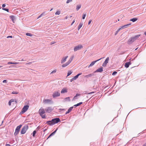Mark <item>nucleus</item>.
I'll use <instances>...</instances> for the list:
<instances>
[{
    "label": "nucleus",
    "mask_w": 146,
    "mask_h": 146,
    "mask_svg": "<svg viewBox=\"0 0 146 146\" xmlns=\"http://www.w3.org/2000/svg\"><path fill=\"white\" fill-rule=\"evenodd\" d=\"M28 126L27 125L24 126L22 128L21 131V133L22 134H23L25 133L27 130L28 128Z\"/></svg>",
    "instance_id": "20e7f679"
},
{
    "label": "nucleus",
    "mask_w": 146,
    "mask_h": 146,
    "mask_svg": "<svg viewBox=\"0 0 146 146\" xmlns=\"http://www.w3.org/2000/svg\"><path fill=\"white\" fill-rule=\"evenodd\" d=\"M83 48L82 45H79L74 47V50L76 52L77 50H80L81 48Z\"/></svg>",
    "instance_id": "1a4fd4ad"
},
{
    "label": "nucleus",
    "mask_w": 146,
    "mask_h": 146,
    "mask_svg": "<svg viewBox=\"0 0 146 146\" xmlns=\"http://www.w3.org/2000/svg\"><path fill=\"white\" fill-rule=\"evenodd\" d=\"M73 56H72V57H71L70 58V59H69V60L67 62L69 64L72 61V60H73Z\"/></svg>",
    "instance_id": "5701e85b"
},
{
    "label": "nucleus",
    "mask_w": 146,
    "mask_h": 146,
    "mask_svg": "<svg viewBox=\"0 0 146 146\" xmlns=\"http://www.w3.org/2000/svg\"><path fill=\"white\" fill-rule=\"evenodd\" d=\"M131 25V23H129L126 25H125V27H127L128 26H129L130 25Z\"/></svg>",
    "instance_id": "a18cd8bd"
},
{
    "label": "nucleus",
    "mask_w": 146,
    "mask_h": 146,
    "mask_svg": "<svg viewBox=\"0 0 146 146\" xmlns=\"http://www.w3.org/2000/svg\"><path fill=\"white\" fill-rule=\"evenodd\" d=\"M75 80V79H74V78H73L70 80V81L71 82H72L73 81Z\"/></svg>",
    "instance_id": "49530a36"
},
{
    "label": "nucleus",
    "mask_w": 146,
    "mask_h": 146,
    "mask_svg": "<svg viewBox=\"0 0 146 146\" xmlns=\"http://www.w3.org/2000/svg\"><path fill=\"white\" fill-rule=\"evenodd\" d=\"M41 17L40 16V15L38 18H37V19H38L39 18H40Z\"/></svg>",
    "instance_id": "69168bd1"
},
{
    "label": "nucleus",
    "mask_w": 146,
    "mask_h": 146,
    "mask_svg": "<svg viewBox=\"0 0 146 146\" xmlns=\"http://www.w3.org/2000/svg\"><path fill=\"white\" fill-rule=\"evenodd\" d=\"M56 72V70L55 69L52 72H51L50 73V74H52L53 73H55Z\"/></svg>",
    "instance_id": "f704fd0d"
},
{
    "label": "nucleus",
    "mask_w": 146,
    "mask_h": 146,
    "mask_svg": "<svg viewBox=\"0 0 146 146\" xmlns=\"http://www.w3.org/2000/svg\"><path fill=\"white\" fill-rule=\"evenodd\" d=\"M2 9L3 10H5L7 12L9 11V9H6V8H3Z\"/></svg>",
    "instance_id": "e433bc0d"
},
{
    "label": "nucleus",
    "mask_w": 146,
    "mask_h": 146,
    "mask_svg": "<svg viewBox=\"0 0 146 146\" xmlns=\"http://www.w3.org/2000/svg\"><path fill=\"white\" fill-rule=\"evenodd\" d=\"M40 128V127L39 126L37 127L36 129H38V130Z\"/></svg>",
    "instance_id": "6e6d98bb"
},
{
    "label": "nucleus",
    "mask_w": 146,
    "mask_h": 146,
    "mask_svg": "<svg viewBox=\"0 0 146 146\" xmlns=\"http://www.w3.org/2000/svg\"><path fill=\"white\" fill-rule=\"evenodd\" d=\"M69 64L68 62H67L66 63L63 64L62 65V66L63 67H66V66H67Z\"/></svg>",
    "instance_id": "4be33fe9"
},
{
    "label": "nucleus",
    "mask_w": 146,
    "mask_h": 146,
    "mask_svg": "<svg viewBox=\"0 0 146 146\" xmlns=\"http://www.w3.org/2000/svg\"><path fill=\"white\" fill-rule=\"evenodd\" d=\"M81 74H82V73H79V74H78L77 75H76V76H78H78H79L80 75H81Z\"/></svg>",
    "instance_id": "603ef678"
},
{
    "label": "nucleus",
    "mask_w": 146,
    "mask_h": 146,
    "mask_svg": "<svg viewBox=\"0 0 146 146\" xmlns=\"http://www.w3.org/2000/svg\"><path fill=\"white\" fill-rule=\"evenodd\" d=\"M103 71V68L102 67H101L100 68H98L97 69L95 72H94V73L95 72H101Z\"/></svg>",
    "instance_id": "ddd939ff"
},
{
    "label": "nucleus",
    "mask_w": 146,
    "mask_h": 146,
    "mask_svg": "<svg viewBox=\"0 0 146 146\" xmlns=\"http://www.w3.org/2000/svg\"><path fill=\"white\" fill-rule=\"evenodd\" d=\"M60 121V120L59 118H56L53 119L51 120L47 121L46 123L50 125H52L58 123Z\"/></svg>",
    "instance_id": "f257e3e1"
},
{
    "label": "nucleus",
    "mask_w": 146,
    "mask_h": 146,
    "mask_svg": "<svg viewBox=\"0 0 146 146\" xmlns=\"http://www.w3.org/2000/svg\"><path fill=\"white\" fill-rule=\"evenodd\" d=\"M45 111L44 109L42 108H40L39 110L38 113L40 116L42 118L44 119L46 118L45 115L43 114L45 113Z\"/></svg>",
    "instance_id": "7ed1b4c3"
},
{
    "label": "nucleus",
    "mask_w": 146,
    "mask_h": 146,
    "mask_svg": "<svg viewBox=\"0 0 146 146\" xmlns=\"http://www.w3.org/2000/svg\"><path fill=\"white\" fill-rule=\"evenodd\" d=\"M68 56L63 58L61 60V63L63 64L66 61L67 58H68Z\"/></svg>",
    "instance_id": "4468645a"
},
{
    "label": "nucleus",
    "mask_w": 146,
    "mask_h": 146,
    "mask_svg": "<svg viewBox=\"0 0 146 146\" xmlns=\"http://www.w3.org/2000/svg\"><path fill=\"white\" fill-rule=\"evenodd\" d=\"M6 146H10V145L9 144H7L5 145Z\"/></svg>",
    "instance_id": "13d9d810"
},
{
    "label": "nucleus",
    "mask_w": 146,
    "mask_h": 146,
    "mask_svg": "<svg viewBox=\"0 0 146 146\" xmlns=\"http://www.w3.org/2000/svg\"><path fill=\"white\" fill-rule=\"evenodd\" d=\"M46 13V11L42 13L40 15V16L42 17V16H43L44 14H45Z\"/></svg>",
    "instance_id": "37998d69"
},
{
    "label": "nucleus",
    "mask_w": 146,
    "mask_h": 146,
    "mask_svg": "<svg viewBox=\"0 0 146 146\" xmlns=\"http://www.w3.org/2000/svg\"><path fill=\"white\" fill-rule=\"evenodd\" d=\"M81 5H77L76 6V10L77 11H78L81 8Z\"/></svg>",
    "instance_id": "aec40b11"
},
{
    "label": "nucleus",
    "mask_w": 146,
    "mask_h": 146,
    "mask_svg": "<svg viewBox=\"0 0 146 146\" xmlns=\"http://www.w3.org/2000/svg\"><path fill=\"white\" fill-rule=\"evenodd\" d=\"M14 62H9L7 63L8 64H13Z\"/></svg>",
    "instance_id": "a19ab883"
},
{
    "label": "nucleus",
    "mask_w": 146,
    "mask_h": 146,
    "mask_svg": "<svg viewBox=\"0 0 146 146\" xmlns=\"http://www.w3.org/2000/svg\"><path fill=\"white\" fill-rule=\"evenodd\" d=\"M12 94H17L18 93V92H13L12 93Z\"/></svg>",
    "instance_id": "4c0bfd02"
},
{
    "label": "nucleus",
    "mask_w": 146,
    "mask_h": 146,
    "mask_svg": "<svg viewBox=\"0 0 146 146\" xmlns=\"http://www.w3.org/2000/svg\"><path fill=\"white\" fill-rule=\"evenodd\" d=\"M138 19L137 18H133L130 20V21H132L133 22H135Z\"/></svg>",
    "instance_id": "412c9836"
},
{
    "label": "nucleus",
    "mask_w": 146,
    "mask_h": 146,
    "mask_svg": "<svg viewBox=\"0 0 146 146\" xmlns=\"http://www.w3.org/2000/svg\"><path fill=\"white\" fill-rule=\"evenodd\" d=\"M19 62H14L13 64H19Z\"/></svg>",
    "instance_id": "5fc2aeb1"
},
{
    "label": "nucleus",
    "mask_w": 146,
    "mask_h": 146,
    "mask_svg": "<svg viewBox=\"0 0 146 146\" xmlns=\"http://www.w3.org/2000/svg\"><path fill=\"white\" fill-rule=\"evenodd\" d=\"M83 25V23H80L79 24V25L78 26V30L79 31L80 29V28L82 27Z\"/></svg>",
    "instance_id": "b1692460"
},
{
    "label": "nucleus",
    "mask_w": 146,
    "mask_h": 146,
    "mask_svg": "<svg viewBox=\"0 0 146 146\" xmlns=\"http://www.w3.org/2000/svg\"><path fill=\"white\" fill-rule=\"evenodd\" d=\"M94 93V92H90V93H88V94H93V93Z\"/></svg>",
    "instance_id": "4d7b16f0"
},
{
    "label": "nucleus",
    "mask_w": 146,
    "mask_h": 146,
    "mask_svg": "<svg viewBox=\"0 0 146 146\" xmlns=\"http://www.w3.org/2000/svg\"><path fill=\"white\" fill-rule=\"evenodd\" d=\"M131 64V63L130 62H127L125 64V66L126 68H128L129 67V65Z\"/></svg>",
    "instance_id": "dca6fc26"
},
{
    "label": "nucleus",
    "mask_w": 146,
    "mask_h": 146,
    "mask_svg": "<svg viewBox=\"0 0 146 146\" xmlns=\"http://www.w3.org/2000/svg\"><path fill=\"white\" fill-rule=\"evenodd\" d=\"M81 74H82V73H79V74H78L77 75H76V76H78H78H79L80 75H81Z\"/></svg>",
    "instance_id": "864d4df0"
},
{
    "label": "nucleus",
    "mask_w": 146,
    "mask_h": 146,
    "mask_svg": "<svg viewBox=\"0 0 146 146\" xmlns=\"http://www.w3.org/2000/svg\"><path fill=\"white\" fill-rule=\"evenodd\" d=\"M100 58L99 59H98V60H97L96 61H94L92 62L88 66V68H89L90 67L92 66L93 65H94L95 63H96L97 61H99V60H100L101 59H102V58Z\"/></svg>",
    "instance_id": "9b49d317"
},
{
    "label": "nucleus",
    "mask_w": 146,
    "mask_h": 146,
    "mask_svg": "<svg viewBox=\"0 0 146 146\" xmlns=\"http://www.w3.org/2000/svg\"><path fill=\"white\" fill-rule=\"evenodd\" d=\"M73 108V107H71L69 108V109L68 110V111L70 112L72 110Z\"/></svg>",
    "instance_id": "c756f323"
},
{
    "label": "nucleus",
    "mask_w": 146,
    "mask_h": 146,
    "mask_svg": "<svg viewBox=\"0 0 146 146\" xmlns=\"http://www.w3.org/2000/svg\"><path fill=\"white\" fill-rule=\"evenodd\" d=\"M55 43V42H51L50 43V44H54Z\"/></svg>",
    "instance_id": "052dcab7"
},
{
    "label": "nucleus",
    "mask_w": 146,
    "mask_h": 146,
    "mask_svg": "<svg viewBox=\"0 0 146 146\" xmlns=\"http://www.w3.org/2000/svg\"><path fill=\"white\" fill-rule=\"evenodd\" d=\"M53 110L51 107H48L45 109V110L47 112L50 113Z\"/></svg>",
    "instance_id": "f8f14e48"
},
{
    "label": "nucleus",
    "mask_w": 146,
    "mask_h": 146,
    "mask_svg": "<svg viewBox=\"0 0 146 146\" xmlns=\"http://www.w3.org/2000/svg\"><path fill=\"white\" fill-rule=\"evenodd\" d=\"M60 93L59 91H55L53 93L52 96L53 98H55L60 96Z\"/></svg>",
    "instance_id": "0eeeda50"
},
{
    "label": "nucleus",
    "mask_w": 146,
    "mask_h": 146,
    "mask_svg": "<svg viewBox=\"0 0 146 146\" xmlns=\"http://www.w3.org/2000/svg\"><path fill=\"white\" fill-rule=\"evenodd\" d=\"M91 21H92V20H90L89 21L88 23V25H89L90 24Z\"/></svg>",
    "instance_id": "de8ad7c7"
},
{
    "label": "nucleus",
    "mask_w": 146,
    "mask_h": 146,
    "mask_svg": "<svg viewBox=\"0 0 146 146\" xmlns=\"http://www.w3.org/2000/svg\"><path fill=\"white\" fill-rule=\"evenodd\" d=\"M86 16V13H84L83 15V16H82V19H84L85 18V17Z\"/></svg>",
    "instance_id": "bb28decb"
},
{
    "label": "nucleus",
    "mask_w": 146,
    "mask_h": 146,
    "mask_svg": "<svg viewBox=\"0 0 146 146\" xmlns=\"http://www.w3.org/2000/svg\"><path fill=\"white\" fill-rule=\"evenodd\" d=\"M29 107V106L28 105L24 106L22 108L21 112L20 113V114H23L25 112L28 110Z\"/></svg>",
    "instance_id": "39448f33"
},
{
    "label": "nucleus",
    "mask_w": 146,
    "mask_h": 146,
    "mask_svg": "<svg viewBox=\"0 0 146 146\" xmlns=\"http://www.w3.org/2000/svg\"><path fill=\"white\" fill-rule=\"evenodd\" d=\"M144 34L146 36V31L144 33Z\"/></svg>",
    "instance_id": "774afa93"
},
{
    "label": "nucleus",
    "mask_w": 146,
    "mask_h": 146,
    "mask_svg": "<svg viewBox=\"0 0 146 146\" xmlns=\"http://www.w3.org/2000/svg\"><path fill=\"white\" fill-rule=\"evenodd\" d=\"M12 36H7V38H12Z\"/></svg>",
    "instance_id": "bf43d9fd"
},
{
    "label": "nucleus",
    "mask_w": 146,
    "mask_h": 146,
    "mask_svg": "<svg viewBox=\"0 0 146 146\" xmlns=\"http://www.w3.org/2000/svg\"><path fill=\"white\" fill-rule=\"evenodd\" d=\"M3 83H7V80H4L3 81Z\"/></svg>",
    "instance_id": "c03bdc74"
},
{
    "label": "nucleus",
    "mask_w": 146,
    "mask_h": 146,
    "mask_svg": "<svg viewBox=\"0 0 146 146\" xmlns=\"http://www.w3.org/2000/svg\"><path fill=\"white\" fill-rule=\"evenodd\" d=\"M74 22H75V21L74 20L73 21L72 23L71 24V25H73V24L74 23Z\"/></svg>",
    "instance_id": "680f3d73"
},
{
    "label": "nucleus",
    "mask_w": 146,
    "mask_h": 146,
    "mask_svg": "<svg viewBox=\"0 0 146 146\" xmlns=\"http://www.w3.org/2000/svg\"><path fill=\"white\" fill-rule=\"evenodd\" d=\"M117 73V72L114 71L113 72V73H112V75H115Z\"/></svg>",
    "instance_id": "ea45409f"
},
{
    "label": "nucleus",
    "mask_w": 146,
    "mask_h": 146,
    "mask_svg": "<svg viewBox=\"0 0 146 146\" xmlns=\"http://www.w3.org/2000/svg\"><path fill=\"white\" fill-rule=\"evenodd\" d=\"M31 64V62H29L27 63L26 64Z\"/></svg>",
    "instance_id": "0e129e2a"
},
{
    "label": "nucleus",
    "mask_w": 146,
    "mask_h": 146,
    "mask_svg": "<svg viewBox=\"0 0 146 146\" xmlns=\"http://www.w3.org/2000/svg\"><path fill=\"white\" fill-rule=\"evenodd\" d=\"M57 129H56L55 131H54V132H53L52 133H51L50 135H49V136H48V138L50 137H51V136L54 135L55 133H56V131H57Z\"/></svg>",
    "instance_id": "a211bd4d"
},
{
    "label": "nucleus",
    "mask_w": 146,
    "mask_h": 146,
    "mask_svg": "<svg viewBox=\"0 0 146 146\" xmlns=\"http://www.w3.org/2000/svg\"><path fill=\"white\" fill-rule=\"evenodd\" d=\"M6 5L5 4H3L2 5V7L3 8L5 7Z\"/></svg>",
    "instance_id": "3c124183"
},
{
    "label": "nucleus",
    "mask_w": 146,
    "mask_h": 146,
    "mask_svg": "<svg viewBox=\"0 0 146 146\" xmlns=\"http://www.w3.org/2000/svg\"><path fill=\"white\" fill-rule=\"evenodd\" d=\"M72 0H67L66 1V3H69L71 2L72 1Z\"/></svg>",
    "instance_id": "58836bf2"
},
{
    "label": "nucleus",
    "mask_w": 146,
    "mask_h": 146,
    "mask_svg": "<svg viewBox=\"0 0 146 146\" xmlns=\"http://www.w3.org/2000/svg\"><path fill=\"white\" fill-rule=\"evenodd\" d=\"M12 102H11V101H10V100L9 101V106H11V103Z\"/></svg>",
    "instance_id": "8fccbe9b"
},
{
    "label": "nucleus",
    "mask_w": 146,
    "mask_h": 146,
    "mask_svg": "<svg viewBox=\"0 0 146 146\" xmlns=\"http://www.w3.org/2000/svg\"><path fill=\"white\" fill-rule=\"evenodd\" d=\"M10 101L12 103L14 102V100L13 99H12L10 100Z\"/></svg>",
    "instance_id": "09e8293b"
},
{
    "label": "nucleus",
    "mask_w": 146,
    "mask_h": 146,
    "mask_svg": "<svg viewBox=\"0 0 146 146\" xmlns=\"http://www.w3.org/2000/svg\"><path fill=\"white\" fill-rule=\"evenodd\" d=\"M67 92V89L66 88H64L62 90L61 92V93L62 94Z\"/></svg>",
    "instance_id": "f3484780"
},
{
    "label": "nucleus",
    "mask_w": 146,
    "mask_h": 146,
    "mask_svg": "<svg viewBox=\"0 0 146 146\" xmlns=\"http://www.w3.org/2000/svg\"><path fill=\"white\" fill-rule=\"evenodd\" d=\"M60 13V12L59 11H57L55 13L56 15H59Z\"/></svg>",
    "instance_id": "7c9ffc66"
},
{
    "label": "nucleus",
    "mask_w": 146,
    "mask_h": 146,
    "mask_svg": "<svg viewBox=\"0 0 146 146\" xmlns=\"http://www.w3.org/2000/svg\"><path fill=\"white\" fill-rule=\"evenodd\" d=\"M120 29L119 28L118 29V30L116 31L115 32V35H116L118 33V32L120 30Z\"/></svg>",
    "instance_id": "c9c22d12"
},
{
    "label": "nucleus",
    "mask_w": 146,
    "mask_h": 146,
    "mask_svg": "<svg viewBox=\"0 0 146 146\" xmlns=\"http://www.w3.org/2000/svg\"><path fill=\"white\" fill-rule=\"evenodd\" d=\"M10 18L12 20V21L14 23V21L15 19V17L13 15H11L10 16Z\"/></svg>",
    "instance_id": "6ab92c4d"
},
{
    "label": "nucleus",
    "mask_w": 146,
    "mask_h": 146,
    "mask_svg": "<svg viewBox=\"0 0 146 146\" xmlns=\"http://www.w3.org/2000/svg\"><path fill=\"white\" fill-rule=\"evenodd\" d=\"M72 73V72L71 71H69L68 73L67 76H68L70 75Z\"/></svg>",
    "instance_id": "473e14b6"
},
{
    "label": "nucleus",
    "mask_w": 146,
    "mask_h": 146,
    "mask_svg": "<svg viewBox=\"0 0 146 146\" xmlns=\"http://www.w3.org/2000/svg\"><path fill=\"white\" fill-rule=\"evenodd\" d=\"M36 133V131L35 130L34 131L33 133V136L34 137L35 136V134Z\"/></svg>",
    "instance_id": "2f4dec72"
},
{
    "label": "nucleus",
    "mask_w": 146,
    "mask_h": 146,
    "mask_svg": "<svg viewBox=\"0 0 146 146\" xmlns=\"http://www.w3.org/2000/svg\"><path fill=\"white\" fill-rule=\"evenodd\" d=\"M109 57H108L106 59L105 61L102 64V66L105 67L106 66L109 60Z\"/></svg>",
    "instance_id": "9d476101"
},
{
    "label": "nucleus",
    "mask_w": 146,
    "mask_h": 146,
    "mask_svg": "<svg viewBox=\"0 0 146 146\" xmlns=\"http://www.w3.org/2000/svg\"><path fill=\"white\" fill-rule=\"evenodd\" d=\"M94 72L90 74H89L86 75L85 76V77L86 78H88L89 77H91L94 76Z\"/></svg>",
    "instance_id": "2eb2a0df"
},
{
    "label": "nucleus",
    "mask_w": 146,
    "mask_h": 146,
    "mask_svg": "<svg viewBox=\"0 0 146 146\" xmlns=\"http://www.w3.org/2000/svg\"><path fill=\"white\" fill-rule=\"evenodd\" d=\"M80 95V94H76V95L75 96H74V97L73 99H77V97L78 96H79Z\"/></svg>",
    "instance_id": "cd10ccee"
},
{
    "label": "nucleus",
    "mask_w": 146,
    "mask_h": 146,
    "mask_svg": "<svg viewBox=\"0 0 146 146\" xmlns=\"http://www.w3.org/2000/svg\"><path fill=\"white\" fill-rule=\"evenodd\" d=\"M143 146H146V143H145V144H144L143 145Z\"/></svg>",
    "instance_id": "338daca9"
},
{
    "label": "nucleus",
    "mask_w": 146,
    "mask_h": 146,
    "mask_svg": "<svg viewBox=\"0 0 146 146\" xmlns=\"http://www.w3.org/2000/svg\"><path fill=\"white\" fill-rule=\"evenodd\" d=\"M64 100L65 101H70V97H68L65 98L64 99Z\"/></svg>",
    "instance_id": "393cba45"
},
{
    "label": "nucleus",
    "mask_w": 146,
    "mask_h": 146,
    "mask_svg": "<svg viewBox=\"0 0 146 146\" xmlns=\"http://www.w3.org/2000/svg\"><path fill=\"white\" fill-rule=\"evenodd\" d=\"M43 102L44 104H52L53 102L51 99H46L43 100Z\"/></svg>",
    "instance_id": "6e6552de"
},
{
    "label": "nucleus",
    "mask_w": 146,
    "mask_h": 146,
    "mask_svg": "<svg viewBox=\"0 0 146 146\" xmlns=\"http://www.w3.org/2000/svg\"><path fill=\"white\" fill-rule=\"evenodd\" d=\"M82 104V102H80V103L77 104H76L74 105V106H75V107H77V106H80V105H81Z\"/></svg>",
    "instance_id": "a878e982"
},
{
    "label": "nucleus",
    "mask_w": 146,
    "mask_h": 146,
    "mask_svg": "<svg viewBox=\"0 0 146 146\" xmlns=\"http://www.w3.org/2000/svg\"><path fill=\"white\" fill-rule=\"evenodd\" d=\"M26 35L27 36H32L33 35L32 34L29 33H26Z\"/></svg>",
    "instance_id": "c85d7f7f"
},
{
    "label": "nucleus",
    "mask_w": 146,
    "mask_h": 146,
    "mask_svg": "<svg viewBox=\"0 0 146 146\" xmlns=\"http://www.w3.org/2000/svg\"><path fill=\"white\" fill-rule=\"evenodd\" d=\"M21 127V125H20L17 127L16 128V129L15 132L14 133V135L15 136L17 135L19 133L20 129Z\"/></svg>",
    "instance_id": "423d86ee"
},
{
    "label": "nucleus",
    "mask_w": 146,
    "mask_h": 146,
    "mask_svg": "<svg viewBox=\"0 0 146 146\" xmlns=\"http://www.w3.org/2000/svg\"><path fill=\"white\" fill-rule=\"evenodd\" d=\"M78 77V76H76H76H74V79H75V80H76Z\"/></svg>",
    "instance_id": "79ce46f5"
},
{
    "label": "nucleus",
    "mask_w": 146,
    "mask_h": 146,
    "mask_svg": "<svg viewBox=\"0 0 146 146\" xmlns=\"http://www.w3.org/2000/svg\"><path fill=\"white\" fill-rule=\"evenodd\" d=\"M140 36V35H137L131 37L129 38L128 42L127 44H130L133 42L135 40H137Z\"/></svg>",
    "instance_id": "f03ea898"
},
{
    "label": "nucleus",
    "mask_w": 146,
    "mask_h": 146,
    "mask_svg": "<svg viewBox=\"0 0 146 146\" xmlns=\"http://www.w3.org/2000/svg\"><path fill=\"white\" fill-rule=\"evenodd\" d=\"M126 28V27L125 25H124L121 26V27L120 28V29H123V28Z\"/></svg>",
    "instance_id": "72a5a7b5"
},
{
    "label": "nucleus",
    "mask_w": 146,
    "mask_h": 146,
    "mask_svg": "<svg viewBox=\"0 0 146 146\" xmlns=\"http://www.w3.org/2000/svg\"><path fill=\"white\" fill-rule=\"evenodd\" d=\"M70 113L69 111L68 110L67 111H66V114H67V113Z\"/></svg>",
    "instance_id": "e2e57ef3"
}]
</instances>
